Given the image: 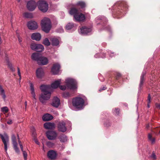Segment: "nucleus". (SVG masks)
I'll use <instances>...</instances> for the list:
<instances>
[{
	"label": "nucleus",
	"mask_w": 160,
	"mask_h": 160,
	"mask_svg": "<svg viewBox=\"0 0 160 160\" xmlns=\"http://www.w3.org/2000/svg\"><path fill=\"white\" fill-rule=\"evenodd\" d=\"M53 113L56 114V115H58V112H55V113Z\"/></svg>",
	"instance_id": "obj_53"
},
{
	"label": "nucleus",
	"mask_w": 160,
	"mask_h": 160,
	"mask_svg": "<svg viewBox=\"0 0 160 160\" xmlns=\"http://www.w3.org/2000/svg\"><path fill=\"white\" fill-rule=\"evenodd\" d=\"M37 6L38 9L42 12H46L48 9V4L44 0H39L37 2Z\"/></svg>",
	"instance_id": "obj_7"
},
{
	"label": "nucleus",
	"mask_w": 160,
	"mask_h": 160,
	"mask_svg": "<svg viewBox=\"0 0 160 160\" xmlns=\"http://www.w3.org/2000/svg\"><path fill=\"white\" fill-rule=\"evenodd\" d=\"M42 55L40 52H35L32 55L31 58L32 60L36 61L37 63Z\"/></svg>",
	"instance_id": "obj_18"
},
{
	"label": "nucleus",
	"mask_w": 160,
	"mask_h": 160,
	"mask_svg": "<svg viewBox=\"0 0 160 160\" xmlns=\"http://www.w3.org/2000/svg\"><path fill=\"white\" fill-rule=\"evenodd\" d=\"M36 75L38 78H42L44 76V72L43 69L41 68H38L36 70Z\"/></svg>",
	"instance_id": "obj_16"
},
{
	"label": "nucleus",
	"mask_w": 160,
	"mask_h": 160,
	"mask_svg": "<svg viewBox=\"0 0 160 160\" xmlns=\"http://www.w3.org/2000/svg\"><path fill=\"white\" fill-rule=\"evenodd\" d=\"M86 100V98L84 96L76 97L72 99V105L78 110H81L84 108V102Z\"/></svg>",
	"instance_id": "obj_3"
},
{
	"label": "nucleus",
	"mask_w": 160,
	"mask_h": 160,
	"mask_svg": "<svg viewBox=\"0 0 160 160\" xmlns=\"http://www.w3.org/2000/svg\"><path fill=\"white\" fill-rule=\"evenodd\" d=\"M148 138L150 141L152 143L154 142L155 139L154 138H152V135L151 134H149L148 135Z\"/></svg>",
	"instance_id": "obj_40"
},
{
	"label": "nucleus",
	"mask_w": 160,
	"mask_h": 160,
	"mask_svg": "<svg viewBox=\"0 0 160 160\" xmlns=\"http://www.w3.org/2000/svg\"><path fill=\"white\" fill-rule=\"evenodd\" d=\"M21 77H19V81H20L21 80Z\"/></svg>",
	"instance_id": "obj_55"
},
{
	"label": "nucleus",
	"mask_w": 160,
	"mask_h": 160,
	"mask_svg": "<svg viewBox=\"0 0 160 160\" xmlns=\"http://www.w3.org/2000/svg\"><path fill=\"white\" fill-rule=\"evenodd\" d=\"M60 104V100L57 97H54L52 99L51 105L53 107L58 108Z\"/></svg>",
	"instance_id": "obj_17"
},
{
	"label": "nucleus",
	"mask_w": 160,
	"mask_h": 160,
	"mask_svg": "<svg viewBox=\"0 0 160 160\" xmlns=\"http://www.w3.org/2000/svg\"><path fill=\"white\" fill-rule=\"evenodd\" d=\"M23 16L25 18H32L33 15L31 13L25 12L23 14Z\"/></svg>",
	"instance_id": "obj_34"
},
{
	"label": "nucleus",
	"mask_w": 160,
	"mask_h": 160,
	"mask_svg": "<svg viewBox=\"0 0 160 160\" xmlns=\"http://www.w3.org/2000/svg\"><path fill=\"white\" fill-rule=\"evenodd\" d=\"M94 57L96 58H104L105 57V55L103 53H98L95 55Z\"/></svg>",
	"instance_id": "obj_32"
},
{
	"label": "nucleus",
	"mask_w": 160,
	"mask_h": 160,
	"mask_svg": "<svg viewBox=\"0 0 160 160\" xmlns=\"http://www.w3.org/2000/svg\"><path fill=\"white\" fill-rule=\"evenodd\" d=\"M41 25L42 30L48 33L51 28V22L49 18L44 17L41 21Z\"/></svg>",
	"instance_id": "obj_4"
},
{
	"label": "nucleus",
	"mask_w": 160,
	"mask_h": 160,
	"mask_svg": "<svg viewBox=\"0 0 160 160\" xmlns=\"http://www.w3.org/2000/svg\"><path fill=\"white\" fill-rule=\"evenodd\" d=\"M150 99H151V96L150 94H148V108L150 107V105H149V103L150 102Z\"/></svg>",
	"instance_id": "obj_43"
},
{
	"label": "nucleus",
	"mask_w": 160,
	"mask_h": 160,
	"mask_svg": "<svg viewBox=\"0 0 160 160\" xmlns=\"http://www.w3.org/2000/svg\"><path fill=\"white\" fill-rule=\"evenodd\" d=\"M97 19H101V18H100V17H98L97 18Z\"/></svg>",
	"instance_id": "obj_54"
},
{
	"label": "nucleus",
	"mask_w": 160,
	"mask_h": 160,
	"mask_svg": "<svg viewBox=\"0 0 160 160\" xmlns=\"http://www.w3.org/2000/svg\"><path fill=\"white\" fill-rule=\"evenodd\" d=\"M18 41L19 42V44L21 46H22L23 45V43H22V38L21 37H20L18 36Z\"/></svg>",
	"instance_id": "obj_42"
},
{
	"label": "nucleus",
	"mask_w": 160,
	"mask_h": 160,
	"mask_svg": "<svg viewBox=\"0 0 160 160\" xmlns=\"http://www.w3.org/2000/svg\"><path fill=\"white\" fill-rule=\"evenodd\" d=\"M48 62V59L42 55L39 60L38 61L37 63L40 65H45L47 64Z\"/></svg>",
	"instance_id": "obj_13"
},
{
	"label": "nucleus",
	"mask_w": 160,
	"mask_h": 160,
	"mask_svg": "<svg viewBox=\"0 0 160 160\" xmlns=\"http://www.w3.org/2000/svg\"><path fill=\"white\" fill-rule=\"evenodd\" d=\"M60 66L58 63L54 64L51 69L52 73L54 75L58 74L60 72Z\"/></svg>",
	"instance_id": "obj_11"
},
{
	"label": "nucleus",
	"mask_w": 160,
	"mask_h": 160,
	"mask_svg": "<svg viewBox=\"0 0 160 160\" xmlns=\"http://www.w3.org/2000/svg\"><path fill=\"white\" fill-rule=\"evenodd\" d=\"M76 6H79L81 8H84L85 6V3L82 1H79L77 2L76 4Z\"/></svg>",
	"instance_id": "obj_36"
},
{
	"label": "nucleus",
	"mask_w": 160,
	"mask_h": 160,
	"mask_svg": "<svg viewBox=\"0 0 160 160\" xmlns=\"http://www.w3.org/2000/svg\"><path fill=\"white\" fill-rule=\"evenodd\" d=\"M146 74L145 72H143L141 76L140 83L139 85V87L140 88L143 84V81L144 80V77Z\"/></svg>",
	"instance_id": "obj_30"
},
{
	"label": "nucleus",
	"mask_w": 160,
	"mask_h": 160,
	"mask_svg": "<svg viewBox=\"0 0 160 160\" xmlns=\"http://www.w3.org/2000/svg\"><path fill=\"white\" fill-rule=\"evenodd\" d=\"M40 89L43 93L39 97V100L42 103L44 102V100L49 99L51 96L50 87L46 85H42Z\"/></svg>",
	"instance_id": "obj_2"
},
{
	"label": "nucleus",
	"mask_w": 160,
	"mask_h": 160,
	"mask_svg": "<svg viewBox=\"0 0 160 160\" xmlns=\"http://www.w3.org/2000/svg\"><path fill=\"white\" fill-rule=\"evenodd\" d=\"M62 96L63 98H67L71 97V95L69 92H65L63 93Z\"/></svg>",
	"instance_id": "obj_33"
},
{
	"label": "nucleus",
	"mask_w": 160,
	"mask_h": 160,
	"mask_svg": "<svg viewBox=\"0 0 160 160\" xmlns=\"http://www.w3.org/2000/svg\"><path fill=\"white\" fill-rule=\"evenodd\" d=\"M117 78H119V77H120L121 76V74L119 73H118L117 74Z\"/></svg>",
	"instance_id": "obj_50"
},
{
	"label": "nucleus",
	"mask_w": 160,
	"mask_h": 160,
	"mask_svg": "<svg viewBox=\"0 0 160 160\" xmlns=\"http://www.w3.org/2000/svg\"><path fill=\"white\" fill-rule=\"evenodd\" d=\"M12 123V121L11 120H9L7 122V123L9 124H11Z\"/></svg>",
	"instance_id": "obj_49"
},
{
	"label": "nucleus",
	"mask_w": 160,
	"mask_h": 160,
	"mask_svg": "<svg viewBox=\"0 0 160 160\" xmlns=\"http://www.w3.org/2000/svg\"><path fill=\"white\" fill-rule=\"evenodd\" d=\"M31 38L32 40L38 41L41 40V34L39 33H33L31 35Z\"/></svg>",
	"instance_id": "obj_20"
},
{
	"label": "nucleus",
	"mask_w": 160,
	"mask_h": 160,
	"mask_svg": "<svg viewBox=\"0 0 160 160\" xmlns=\"http://www.w3.org/2000/svg\"><path fill=\"white\" fill-rule=\"evenodd\" d=\"M1 96L5 102H6V96L4 90L1 87Z\"/></svg>",
	"instance_id": "obj_29"
},
{
	"label": "nucleus",
	"mask_w": 160,
	"mask_h": 160,
	"mask_svg": "<svg viewBox=\"0 0 160 160\" xmlns=\"http://www.w3.org/2000/svg\"><path fill=\"white\" fill-rule=\"evenodd\" d=\"M61 79L55 80L51 84L50 91L52 88L56 89L59 87L61 90L65 91L66 89H70L73 91L75 90L77 88V82L76 80L72 78H68L65 79V85H60Z\"/></svg>",
	"instance_id": "obj_1"
},
{
	"label": "nucleus",
	"mask_w": 160,
	"mask_h": 160,
	"mask_svg": "<svg viewBox=\"0 0 160 160\" xmlns=\"http://www.w3.org/2000/svg\"><path fill=\"white\" fill-rule=\"evenodd\" d=\"M112 56H113V55H111V57H112Z\"/></svg>",
	"instance_id": "obj_58"
},
{
	"label": "nucleus",
	"mask_w": 160,
	"mask_h": 160,
	"mask_svg": "<svg viewBox=\"0 0 160 160\" xmlns=\"http://www.w3.org/2000/svg\"><path fill=\"white\" fill-rule=\"evenodd\" d=\"M30 47L32 50H43L44 49L42 45L34 43L31 44Z\"/></svg>",
	"instance_id": "obj_14"
},
{
	"label": "nucleus",
	"mask_w": 160,
	"mask_h": 160,
	"mask_svg": "<svg viewBox=\"0 0 160 160\" xmlns=\"http://www.w3.org/2000/svg\"><path fill=\"white\" fill-rule=\"evenodd\" d=\"M63 30L62 29L61 30V31L60 32H63Z\"/></svg>",
	"instance_id": "obj_57"
},
{
	"label": "nucleus",
	"mask_w": 160,
	"mask_h": 160,
	"mask_svg": "<svg viewBox=\"0 0 160 160\" xmlns=\"http://www.w3.org/2000/svg\"><path fill=\"white\" fill-rule=\"evenodd\" d=\"M106 89V87L105 86H104L103 87V88H100L99 90V91L101 92V91H102V90H105Z\"/></svg>",
	"instance_id": "obj_47"
},
{
	"label": "nucleus",
	"mask_w": 160,
	"mask_h": 160,
	"mask_svg": "<svg viewBox=\"0 0 160 160\" xmlns=\"http://www.w3.org/2000/svg\"><path fill=\"white\" fill-rule=\"evenodd\" d=\"M1 138L4 145V149L7 152L8 145L9 144V137L7 134L5 133L3 135L1 134Z\"/></svg>",
	"instance_id": "obj_8"
},
{
	"label": "nucleus",
	"mask_w": 160,
	"mask_h": 160,
	"mask_svg": "<svg viewBox=\"0 0 160 160\" xmlns=\"http://www.w3.org/2000/svg\"><path fill=\"white\" fill-rule=\"evenodd\" d=\"M47 138L49 140L55 139L57 136V133L54 131H48L46 132Z\"/></svg>",
	"instance_id": "obj_9"
},
{
	"label": "nucleus",
	"mask_w": 160,
	"mask_h": 160,
	"mask_svg": "<svg viewBox=\"0 0 160 160\" xmlns=\"http://www.w3.org/2000/svg\"><path fill=\"white\" fill-rule=\"evenodd\" d=\"M18 142L19 143V144L20 145V148L21 149V150L23 152V155L24 157V160H27V152L23 150V147L22 146V144L21 143V142L20 140V138H19V136L18 135Z\"/></svg>",
	"instance_id": "obj_21"
},
{
	"label": "nucleus",
	"mask_w": 160,
	"mask_h": 160,
	"mask_svg": "<svg viewBox=\"0 0 160 160\" xmlns=\"http://www.w3.org/2000/svg\"><path fill=\"white\" fill-rule=\"evenodd\" d=\"M17 1L18 2H20L21 0H17Z\"/></svg>",
	"instance_id": "obj_56"
},
{
	"label": "nucleus",
	"mask_w": 160,
	"mask_h": 160,
	"mask_svg": "<svg viewBox=\"0 0 160 160\" xmlns=\"http://www.w3.org/2000/svg\"><path fill=\"white\" fill-rule=\"evenodd\" d=\"M17 69H18V74L19 77H21V72H20V69H19V68H18V67L17 68Z\"/></svg>",
	"instance_id": "obj_46"
},
{
	"label": "nucleus",
	"mask_w": 160,
	"mask_h": 160,
	"mask_svg": "<svg viewBox=\"0 0 160 160\" xmlns=\"http://www.w3.org/2000/svg\"><path fill=\"white\" fill-rule=\"evenodd\" d=\"M46 145L49 148H52L55 145V144L54 143H53L52 142L50 141L47 142Z\"/></svg>",
	"instance_id": "obj_37"
},
{
	"label": "nucleus",
	"mask_w": 160,
	"mask_h": 160,
	"mask_svg": "<svg viewBox=\"0 0 160 160\" xmlns=\"http://www.w3.org/2000/svg\"><path fill=\"white\" fill-rule=\"evenodd\" d=\"M27 27L29 29L33 30L38 28V25L36 22L31 21L28 22Z\"/></svg>",
	"instance_id": "obj_12"
},
{
	"label": "nucleus",
	"mask_w": 160,
	"mask_h": 160,
	"mask_svg": "<svg viewBox=\"0 0 160 160\" xmlns=\"http://www.w3.org/2000/svg\"><path fill=\"white\" fill-rule=\"evenodd\" d=\"M71 125V122L67 120L62 121L58 123V128L59 131L64 132L67 130V127L68 126L70 127Z\"/></svg>",
	"instance_id": "obj_6"
},
{
	"label": "nucleus",
	"mask_w": 160,
	"mask_h": 160,
	"mask_svg": "<svg viewBox=\"0 0 160 160\" xmlns=\"http://www.w3.org/2000/svg\"><path fill=\"white\" fill-rule=\"evenodd\" d=\"M151 160H156L157 159V157L155 154L153 152L150 157Z\"/></svg>",
	"instance_id": "obj_39"
},
{
	"label": "nucleus",
	"mask_w": 160,
	"mask_h": 160,
	"mask_svg": "<svg viewBox=\"0 0 160 160\" xmlns=\"http://www.w3.org/2000/svg\"><path fill=\"white\" fill-rule=\"evenodd\" d=\"M51 40L52 46H57L59 45L60 38L59 37H54L52 38Z\"/></svg>",
	"instance_id": "obj_22"
},
{
	"label": "nucleus",
	"mask_w": 160,
	"mask_h": 160,
	"mask_svg": "<svg viewBox=\"0 0 160 160\" xmlns=\"http://www.w3.org/2000/svg\"><path fill=\"white\" fill-rule=\"evenodd\" d=\"M10 16H11V19H10V22L12 23V17H13V15L12 14V13L11 12L10 13Z\"/></svg>",
	"instance_id": "obj_48"
},
{
	"label": "nucleus",
	"mask_w": 160,
	"mask_h": 160,
	"mask_svg": "<svg viewBox=\"0 0 160 160\" xmlns=\"http://www.w3.org/2000/svg\"><path fill=\"white\" fill-rule=\"evenodd\" d=\"M32 136L34 138H36L37 136V134L35 132L34 128H33V131L32 132Z\"/></svg>",
	"instance_id": "obj_44"
},
{
	"label": "nucleus",
	"mask_w": 160,
	"mask_h": 160,
	"mask_svg": "<svg viewBox=\"0 0 160 160\" xmlns=\"http://www.w3.org/2000/svg\"><path fill=\"white\" fill-rule=\"evenodd\" d=\"M6 61L8 66V68L12 72H14L15 71V68L13 67L12 63L9 61L8 58H6Z\"/></svg>",
	"instance_id": "obj_26"
},
{
	"label": "nucleus",
	"mask_w": 160,
	"mask_h": 160,
	"mask_svg": "<svg viewBox=\"0 0 160 160\" xmlns=\"http://www.w3.org/2000/svg\"><path fill=\"white\" fill-rule=\"evenodd\" d=\"M43 43L45 45L47 46H49L50 44V43L48 39L47 38H45L43 40Z\"/></svg>",
	"instance_id": "obj_35"
},
{
	"label": "nucleus",
	"mask_w": 160,
	"mask_h": 160,
	"mask_svg": "<svg viewBox=\"0 0 160 160\" xmlns=\"http://www.w3.org/2000/svg\"><path fill=\"white\" fill-rule=\"evenodd\" d=\"M34 140L37 144L38 145L40 144V142H38V139L36 138H34Z\"/></svg>",
	"instance_id": "obj_45"
},
{
	"label": "nucleus",
	"mask_w": 160,
	"mask_h": 160,
	"mask_svg": "<svg viewBox=\"0 0 160 160\" xmlns=\"http://www.w3.org/2000/svg\"><path fill=\"white\" fill-rule=\"evenodd\" d=\"M92 31L90 28H87L86 27H82L81 28V32L82 34H86Z\"/></svg>",
	"instance_id": "obj_25"
},
{
	"label": "nucleus",
	"mask_w": 160,
	"mask_h": 160,
	"mask_svg": "<svg viewBox=\"0 0 160 160\" xmlns=\"http://www.w3.org/2000/svg\"><path fill=\"white\" fill-rule=\"evenodd\" d=\"M30 89L31 91V94L35 99H36V95L35 94L34 92V85L33 84L31 83L30 82Z\"/></svg>",
	"instance_id": "obj_27"
},
{
	"label": "nucleus",
	"mask_w": 160,
	"mask_h": 160,
	"mask_svg": "<svg viewBox=\"0 0 160 160\" xmlns=\"http://www.w3.org/2000/svg\"><path fill=\"white\" fill-rule=\"evenodd\" d=\"M57 155L56 152L52 150L49 151L47 153V156L51 159H54L56 158Z\"/></svg>",
	"instance_id": "obj_19"
},
{
	"label": "nucleus",
	"mask_w": 160,
	"mask_h": 160,
	"mask_svg": "<svg viewBox=\"0 0 160 160\" xmlns=\"http://www.w3.org/2000/svg\"><path fill=\"white\" fill-rule=\"evenodd\" d=\"M53 117L50 114L46 113L43 115L42 117L43 121H48L51 120L53 119Z\"/></svg>",
	"instance_id": "obj_24"
},
{
	"label": "nucleus",
	"mask_w": 160,
	"mask_h": 160,
	"mask_svg": "<svg viewBox=\"0 0 160 160\" xmlns=\"http://www.w3.org/2000/svg\"><path fill=\"white\" fill-rule=\"evenodd\" d=\"M60 141L62 142H66L67 140V137L64 135H61L59 138Z\"/></svg>",
	"instance_id": "obj_31"
},
{
	"label": "nucleus",
	"mask_w": 160,
	"mask_h": 160,
	"mask_svg": "<svg viewBox=\"0 0 160 160\" xmlns=\"http://www.w3.org/2000/svg\"><path fill=\"white\" fill-rule=\"evenodd\" d=\"M37 5V3L33 0H31L29 1L27 4V8L28 10L30 11H33Z\"/></svg>",
	"instance_id": "obj_10"
},
{
	"label": "nucleus",
	"mask_w": 160,
	"mask_h": 160,
	"mask_svg": "<svg viewBox=\"0 0 160 160\" xmlns=\"http://www.w3.org/2000/svg\"><path fill=\"white\" fill-rule=\"evenodd\" d=\"M12 140L14 149L16 152L17 153H19V150L17 147L18 143L17 142L16 138L15 135L14 134H12Z\"/></svg>",
	"instance_id": "obj_15"
},
{
	"label": "nucleus",
	"mask_w": 160,
	"mask_h": 160,
	"mask_svg": "<svg viewBox=\"0 0 160 160\" xmlns=\"http://www.w3.org/2000/svg\"><path fill=\"white\" fill-rule=\"evenodd\" d=\"M25 108H26V106H27V102H25Z\"/></svg>",
	"instance_id": "obj_52"
},
{
	"label": "nucleus",
	"mask_w": 160,
	"mask_h": 160,
	"mask_svg": "<svg viewBox=\"0 0 160 160\" xmlns=\"http://www.w3.org/2000/svg\"><path fill=\"white\" fill-rule=\"evenodd\" d=\"M69 13L71 15H73L74 18L76 21L80 22L82 21L85 19V17L84 14L79 12L78 10L74 8L71 9Z\"/></svg>",
	"instance_id": "obj_5"
},
{
	"label": "nucleus",
	"mask_w": 160,
	"mask_h": 160,
	"mask_svg": "<svg viewBox=\"0 0 160 160\" xmlns=\"http://www.w3.org/2000/svg\"><path fill=\"white\" fill-rule=\"evenodd\" d=\"M44 127L47 129H53L55 128V124L54 123L46 122L44 124Z\"/></svg>",
	"instance_id": "obj_23"
},
{
	"label": "nucleus",
	"mask_w": 160,
	"mask_h": 160,
	"mask_svg": "<svg viewBox=\"0 0 160 160\" xmlns=\"http://www.w3.org/2000/svg\"><path fill=\"white\" fill-rule=\"evenodd\" d=\"M156 107L160 109V104H158L156 105Z\"/></svg>",
	"instance_id": "obj_51"
},
{
	"label": "nucleus",
	"mask_w": 160,
	"mask_h": 160,
	"mask_svg": "<svg viewBox=\"0 0 160 160\" xmlns=\"http://www.w3.org/2000/svg\"><path fill=\"white\" fill-rule=\"evenodd\" d=\"M119 109L118 108H115L113 110V112L115 115H118L119 113Z\"/></svg>",
	"instance_id": "obj_41"
},
{
	"label": "nucleus",
	"mask_w": 160,
	"mask_h": 160,
	"mask_svg": "<svg viewBox=\"0 0 160 160\" xmlns=\"http://www.w3.org/2000/svg\"><path fill=\"white\" fill-rule=\"evenodd\" d=\"M8 109L7 107H4L1 108V111L4 113L8 112Z\"/></svg>",
	"instance_id": "obj_38"
},
{
	"label": "nucleus",
	"mask_w": 160,
	"mask_h": 160,
	"mask_svg": "<svg viewBox=\"0 0 160 160\" xmlns=\"http://www.w3.org/2000/svg\"><path fill=\"white\" fill-rule=\"evenodd\" d=\"M67 30H70L72 28L76 29V26L72 23H68L66 26Z\"/></svg>",
	"instance_id": "obj_28"
}]
</instances>
